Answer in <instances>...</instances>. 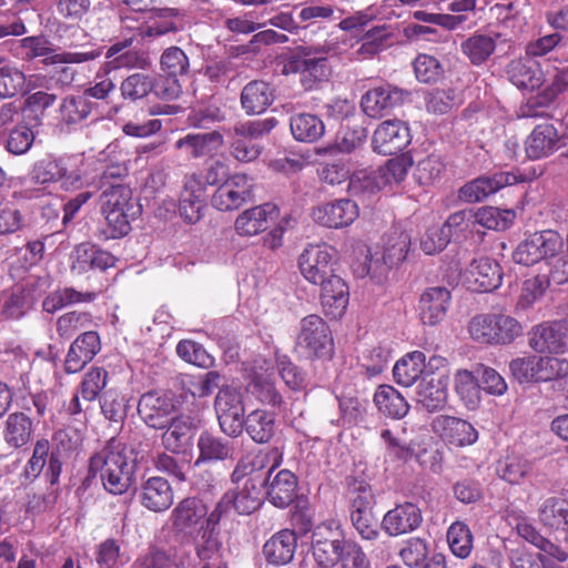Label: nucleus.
Instances as JSON below:
<instances>
[{
  "instance_id": "obj_15",
  "label": "nucleus",
  "mask_w": 568,
  "mask_h": 568,
  "mask_svg": "<svg viewBox=\"0 0 568 568\" xmlns=\"http://www.w3.org/2000/svg\"><path fill=\"white\" fill-rule=\"evenodd\" d=\"M278 214V207L273 203L253 206L237 215L234 221V231L240 236H255L266 231Z\"/></svg>"
},
{
  "instance_id": "obj_16",
  "label": "nucleus",
  "mask_w": 568,
  "mask_h": 568,
  "mask_svg": "<svg viewBox=\"0 0 568 568\" xmlns=\"http://www.w3.org/2000/svg\"><path fill=\"white\" fill-rule=\"evenodd\" d=\"M358 216L357 204L348 199H339L313 209V220L325 227L341 229L351 225Z\"/></svg>"
},
{
  "instance_id": "obj_36",
  "label": "nucleus",
  "mask_w": 568,
  "mask_h": 568,
  "mask_svg": "<svg viewBox=\"0 0 568 568\" xmlns=\"http://www.w3.org/2000/svg\"><path fill=\"white\" fill-rule=\"evenodd\" d=\"M57 183L64 191H74L84 184L83 154H63L58 156Z\"/></svg>"
},
{
  "instance_id": "obj_1",
  "label": "nucleus",
  "mask_w": 568,
  "mask_h": 568,
  "mask_svg": "<svg viewBox=\"0 0 568 568\" xmlns=\"http://www.w3.org/2000/svg\"><path fill=\"white\" fill-rule=\"evenodd\" d=\"M135 464L125 446L118 440H110L89 463V471L100 476L104 489L113 495H122L132 485Z\"/></svg>"
},
{
  "instance_id": "obj_35",
  "label": "nucleus",
  "mask_w": 568,
  "mask_h": 568,
  "mask_svg": "<svg viewBox=\"0 0 568 568\" xmlns=\"http://www.w3.org/2000/svg\"><path fill=\"white\" fill-rule=\"evenodd\" d=\"M505 71L508 80L518 89L535 90L542 83L539 65L525 58L511 60Z\"/></svg>"
},
{
  "instance_id": "obj_49",
  "label": "nucleus",
  "mask_w": 568,
  "mask_h": 568,
  "mask_svg": "<svg viewBox=\"0 0 568 568\" xmlns=\"http://www.w3.org/2000/svg\"><path fill=\"white\" fill-rule=\"evenodd\" d=\"M95 103L81 95H69L60 104V120L65 124H77L92 113Z\"/></svg>"
},
{
  "instance_id": "obj_42",
  "label": "nucleus",
  "mask_w": 568,
  "mask_h": 568,
  "mask_svg": "<svg viewBox=\"0 0 568 568\" xmlns=\"http://www.w3.org/2000/svg\"><path fill=\"white\" fill-rule=\"evenodd\" d=\"M251 439L257 444L268 443L276 430L275 413L255 409L244 418V426Z\"/></svg>"
},
{
  "instance_id": "obj_17",
  "label": "nucleus",
  "mask_w": 568,
  "mask_h": 568,
  "mask_svg": "<svg viewBox=\"0 0 568 568\" xmlns=\"http://www.w3.org/2000/svg\"><path fill=\"white\" fill-rule=\"evenodd\" d=\"M503 273L500 265L489 258L474 260L464 273L468 288L477 292H490L500 286Z\"/></svg>"
},
{
  "instance_id": "obj_57",
  "label": "nucleus",
  "mask_w": 568,
  "mask_h": 568,
  "mask_svg": "<svg viewBox=\"0 0 568 568\" xmlns=\"http://www.w3.org/2000/svg\"><path fill=\"white\" fill-rule=\"evenodd\" d=\"M58 156L54 154H45L37 160L29 171V179L36 185L48 187L57 183Z\"/></svg>"
},
{
  "instance_id": "obj_13",
  "label": "nucleus",
  "mask_w": 568,
  "mask_h": 568,
  "mask_svg": "<svg viewBox=\"0 0 568 568\" xmlns=\"http://www.w3.org/2000/svg\"><path fill=\"white\" fill-rule=\"evenodd\" d=\"M338 536L337 529H333L332 524H322L314 530L312 550L321 568L334 566L339 561L347 541L341 540Z\"/></svg>"
},
{
  "instance_id": "obj_5",
  "label": "nucleus",
  "mask_w": 568,
  "mask_h": 568,
  "mask_svg": "<svg viewBox=\"0 0 568 568\" xmlns=\"http://www.w3.org/2000/svg\"><path fill=\"white\" fill-rule=\"evenodd\" d=\"M296 346L307 357H329L333 338L324 320L315 314L305 316L300 323Z\"/></svg>"
},
{
  "instance_id": "obj_8",
  "label": "nucleus",
  "mask_w": 568,
  "mask_h": 568,
  "mask_svg": "<svg viewBox=\"0 0 568 568\" xmlns=\"http://www.w3.org/2000/svg\"><path fill=\"white\" fill-rule=\"evenodd\" d=\"M176 402L171 393L151 390L143 394L138 403V413L151 428L164 429L176 414Z\"/></svg>"
},
{
  "instance_id": "obj_10",
  "label": "nucleus",
  "mask_w": 568,
  "mask_h": 568,
  "mask_svg": "<svg viewBox=\"0 0 568 568\" xmlns=\"http://www.w3.org/2000/svg\"><path fill=\"white\" fill-rule=\"evenodd\" d=\"M523 181L524 176L516 172L499 171L481 175L463 185L458 191V197L467 203L480 202L500 189Z\"/></svg>"
},
{
  "instance_id": "obj_47",
  "label": "nucleus",
  "mask_w": 568,
  "mask_h": 568,
  "mask_svg": "<svg viewBox=\"0 0 568 568\" xmlns=\"http://www.w3.org/2000/svg\"><path fill=\"white\" fill-rule=\"evenodd\" d=\"M95 292H79L72 287L55 290L42 302V307L48 313H54L65 306L77 303H90L97 298Z\"/></svg>"
},
{
  "instance_id": "obj_34",
  "label": "nucleus",
  "mask_w": 568,
  "mask_h": 568,
  "mask_svg": "<svg viewBox=\"0 0 568 568\" xmlns=\"http://www.w3.org/2000/svg\"><path fill=\"white\" fill-rule=\"evenodd\" d=\"M262 484H264V480L248 477L241 488L225 493L237 514L250 515L261 506Z\"/></svg>"
},
{
  "instance_id": "obj_14",
  "label": "nucleus",
  "mask_w": 568,
  "mask_h": 568,
  "mask_svg": "<svg viewBox=\"0 0 568 568\" xmlns=\"http://www.w3.org/2000/svg\"><path fill=\"white\" fill-rule=\"evenodd\" d=\"M187 22L185 11L179 8H160L154 10L150 20L140 27L139 34L143 40H152L169 33L183 31Z\"/></svg>"
},
{
  "instance_id": "obj_20",
  "label": "nucleus",
  "mask_w": 568,
  "mask_h": 568,
  "mask_svg": "<svg viewBox=\"0 0 568 568\" xmlns=\"http://www.w3.org/2000/svg\"><path fill=\"white\" fill-rule=\"evenodd\" d=\"M452 293L444 286H432L426 288L418 302V314L424 325L435 326L439 324L447 314L450 306Z\"/></svg>"
},
{
  "instance_id": "obj_44",
  "label": "nucleus",
  "mask_w": 568,
  "mask_h": 568,
  "mask_svg": "<svg viewBox=\"0 0 568 568\" xmlns=\"http://www.w3.org/2000/svg\"><path fill=\"white\" fill-rule=\"evenodd\" d=\"M424 368L425 355L422 352L415 351L405 355L395 364L393 376L397 384L409 387L420 377Z\"/></svg>"
},
{
  "instance_id": "obj_60",
  "label": "nucleus",
  "mask_w": 568,
  "mask_h": 568,
  "mask_svg": "<svg viewBox=\"0 0 568 568\" xmlns=\"http://www.w3.org/2000/svg\"><path fill=\"white\" fill-rule=\"evenodd\" d=\"M455 390L468 407H475L479 403L478 376L473 372L459 369L455 374Z\"/></svg>"
},
{
  "instance_id": "obj_30",
  "label": "nucleus",
  "mask_w": 568,
  "mask_h": 568,
  "mask_svg": "<svg viewBox=\"0 0 568 568\" xmlns=\"http://www.w3.org/2000/svg\"><path fill=\"white\" fill-rule=\"evenodd\" d=\"M318 285L322 287L321 302L326 315L332 318L342 317L349 301L346 282L335 274Z\"/></svg>"
},
{
  "instance_id": "obj_53",
  "label": "nucleus",
  "mask_w": 568,
  "mask_h": 568,
  "mask_svg": "<svg viewBox=\"0 0 568 568\" xmlns=\"http://www.w3.org/2000/svg\"><path fill=\"white\" fill-rule=\"evenodd\" d=\"M95 560L100 568H114L129 561V556L122 550L120 540L109 538L98 545Z\"/></svg>"
},
{
  "instance_id": "obj_9",
  "label": "nucleus",
  "mask_w": 568,
  "mask_h": 568,
  "mask_svg": "<svg viewBox=\"0 0 568 568\" xmlns=\"http://www.w3.org/2000/svg\"><path fill=\"white\" fill-rule=\"evenodd\" d=\"M206 515L207 508L202 500L184 498L171 513L172 528L182 537L194 539L205 527Z\"/></svg>"
},
{
  "instance_id": "obj_29",
  "label": "nucleus",
  "mask_w": 568,
  "mask_h": 568,
  "mask_svg": "<svg viewBox=\"0 0 568 568\" xmlns=\"http://www.w3.org/2000/svg\"><path fill=\"white\" fill-rule=\"evenodd\" d=\"M196 447L199 456L194 462L195 467L203 463L233 459L235 454V446L232 440L214 435L207 430L200 434Z\"/></svg>"
},
{
  "instance_id": "obj_50",
  "label": "nucleus",
  "mask_w": 568,
  "mask_h": 568,
  "mask_svg": "<svg viewBox=\"0 0 568 568\" xmlns=\"http://www.w3.org/2000/svg\"><path fill=\"white\" fill-rule=\"evenodd\" d=\"M381 438L385 446L386 457L392 460L406 463L415 454L414 447L404 437V432L386 428L382 430Z\"/></svg>"
},
{
  "instance_id": "obj_56",
  "label": "nucleus",
  "mask_w": 568,
  "mask_h": 568,
  "mask_svg": "<svg viewBox=\"0 0 568 568\" xmlns=\"http://www.w3.org/2000/svg\"><path fill=\"white\" fill-rule=\"evenodd\" d=\"M447 541L452 552L458 558H467L473 549V535L467 525L455 521L447 531Z\"/></svg>"
},
{
  "instance_id": "obj_39",
  "label": "nucleus",
  "mask_w": 568,
  "mask_h": 568,
  "mask_svg": "<svg viewBox=\"0 0 568 568\" xmlns=\"http://www.w3.org/2000/svg\"><path fill=\"white\" fill-rule=\"evenodd\" d=\"M516 530L523 539L538 548L541 551L540 555H545L549 560L554 559L558 562L568 560V552L561 546L544 537L531 523L521 520L517 524Z\"/></svg>"
},
{
  "instance_id": "obj_38",
  "label": "nucleus",
  "mask_w": 568,
  "mask_h": 568,
  "mask_svg": "<svg viewBox=\"0 0 568 568\" xmlns=\"http://www.w3.org/2000/svg\"><path fill=\"white\" fill-rule=\"evenodd\" d=\"M33 422L24 412L8 415L4 422L3 440L11 448H21L32 438Z\"/></svg>"
},
{
  "instance_id": "obj_37",
  "label": "nucleus",
  "mask_w": 568,
  "mask_h": 568,
  "mask_svg": "<svg viewBox=\"0 0 568 568\" xmlns=\"http://www.w3.org/2000/svg\"><path fill=\"white\" fill-rule=\"evenodd\" d=\"M274 101V90L265 81L248 82L241 92V105L247 114L263 113Z\"/></svg>"
},
{
  "instance_id": "obj_52",
  "label": "nucleus",
  "mask_w": 568,
  "mask_h": 568,
  "mask_svg": "<svg viewBox=\"0 0 568 568\" xmlns=\"http://www.w3.org/2000/svg\"><path fill=\"white\" fill-rule=\"evenodd\" d=\"M385 187V180L378 169H365L349 178L348 191L353 195L371 194Z\"/></svg>"
},
{
  "instance_id": "obj_3",
  "label": "nucleus",
  "mask_w": 568,
  "mask_h": 568,
  "mask_svg": "<svg viewBox=\"0 0 568 568\" xmlns=\"http://www.w3.org/2000/svg\"><path fill=\"white\" fill-rule=\"evenodd\" d=\"M509 369L519 383L551 382L568 376V359L556 355H530L513 359Z\"/></svg>"
},
{
  "instance_id": "obj_25",
  "label": "nucleus",
  "mask_w": 568,
  "mask_h": 568,
  "mask_svg": "<svg viewBox=\"0 0 568 568\" xmlns=\"http://www.w3.org/2000/svg\"><path fill=\"white\" fill-rule=\"evenodd\" d=\"M423 521L420 509L413 503H404L388 510L382 527L392 537L416 530Z\"/></svg>"
},
{
  "instance_id": "obj_24",
  "label": "nucleus",
  "mask_w": 568,
  "mask_h": 568,
  "mask_svg": "<svg viewBox=\"0 0 568 568\" xmlns=\"http://www.w3.org/2000/svg\"><path fill=\"white\" fill-rule=\"evenodd\" d=\"M272 465L267 470V478L263 479L267 483L266 496L271 504L277 508L290 506L297 495V477L288 469H282L272 476Z\"/></svg>"
},
{
  "instance_id": "obj_28",
  "label": "nucleus",
  "mask_w": 568,
  "mask_h": 568,
  "mask_svg": "<svg viewBox=\"0 0 568 568\" xmlns=\"http://www.w3.org/2000/svg\"><path fill=\"white\" fill-rule=\"evenodd\" d=\"M283 460V453L278 447H272L264 450H258L255 454L243 456L236 464L231 479L233 483H239L245 477H254L257 470L265 468L268 464L272 468H277Z\"/></svg>"
},
{
  "instance_id": "obj_6",
  "label": "nucleus",
  "mask_w": 568,
  "mask_h": 568,
  "mask_svg": "<svg viewBox=\"0 0 568 568\" xmlns=\"http://www.w3.org/2000/svg\"><path fill=\"white\" fill-rule=\"evenodd\" d=\"M214 406L222 432L230 437L240 436L245 418L241 389L232 386L222 387L215 397Z\"/></svg>"
},
{
  "instance_id": "obj_23",
  "label": "nucleus",
  "mask_w": 568,
  "mask_h": 568,
  "mask_svg": "<svg viewBox=\"0 0 568 568\" xmlns=\"http://www.w3.org/2000/svg\"><path fill=\"white\" fill-rule=\"evenodd\" d=\"M433 428L444 440L456 447L473 445L478 439V432L470 423L453 416H437Z\"/></svg>"
},
{
  "instance_id": "obj_43",
  "label": "nucleus",
  "mask_w": 568,
  "mask_h": 568,
  "mask_svg": "<svg viewBox=\"0 0 568 568\" xmlns=\"http://www.w3.org/2000/svg\"><path fill=\"white\" fill-rule=\"evenodd\" d=\"M374 403L379 413L395 419L403 418L409 409L405 397L389 385H382L376 389Z\"/></svg>"
},
{
  "instance_id": "obj_21",
  "label": "nucleus",
  "mask_w": 568,
  "mask_h": 568,
  "mask_svg": "<svg viewBox=\"0 0 568 568\" xmlns=\"http://www.w3.org/2000/svg\"><path fill=\"white\" fill-rule=\"evenodd\" d=\"M407 93L389 84L367 91L361 101L364 113L371 118H382L400 105Z\"/></svg>"
},
{
  "instance_id": "obj_51",
  "label": "nucleus",
  "mask_w": 568,
  "mask_h": 568,
  "mask_svg": "<svg viewBox=\"0 0 568 568\" xmlns=\"http://www.w3.org/2000/svg\"><path fill=\"white\" fill-rule=\"evenodd\" d=\"M100 406L106 419L115 424H122L128 414L129 400L118 389L110 388L101 395Z\"/></svg>"
},
{
  "instance_id": "obj_7",
  "label": "nucleus",
  "mask_w": 568,
  "mask_h": 568,
  "mask_svg": "<svg viewBox=\"0 0 568 568\" xmlns=\"http://www.w3.org/2000/svg\"><path fill=\"white\" fill-rule=\"evenodd\" d=\"M335 250L326 244H310L298 257V267L304 278L318 285L335 275Z\"/></svg>"
},
{
  "instance_id": "obj_59",
  "label": "nucleus",
  "mask_w": 568,
  "mask_h": 568,
  "mask_svg": "<svg viewBox=\"0 0 568 568\" xmlns=\"http://www.w3.org/2000/svg\"><path fill=\"white\" fill-rule=\"evenodd\" d=\"M514 219V211L494 206L481 207L475 214V222L489 230H506Z\"/></svg>"
},
{
  "instance_id": "obj_27",
  "label": "nucleus",
  "mask_w": 568,
  "mask_h": 568,
  "mask_svg": "<svg viewBox=\"0 0 568 568\" xmlns=\"http://www.w3.org/2000/svg\"><path fill=\"white\" fill-rule=\"evenodd\" d=\"M139 500L146 509L161 513L172 506L174 500L173 489L165 478L153 476L141 485Z\"/></svg>"
},
{
  "instance_id": "obj_33",
  "label": "nucleus",
  "mask_w": 568,
  "mask_h": 568,
  "mask_svg": "<svg viewBox=\"0 0 568 568\" xmlns=\"http://www.w3.org/2000/svg\"><path fill=\"white\" fill-rule=\"evenodd\" d=\"M297 547V537L293 530L282 529L274 534L263 546L266 560L275 566L291 562Z\"/></svg>"
},
{
  "instance_id": "obj_46",
  "label": "nucleus",
  "mask_w": 568,
  "mask_h": 568,
  "mask_svg": "<svg viewBox=\"0 0 568 568\" xmlns=\"http://www.w3.org/2000/svg\"><path fill=\"white\" fill-rule=\"evenodd\" d=\"M416 397L428 412L439 410L446 405V385L439 378L423 379L417 386Z\"/></svg>"
},
{
  "instance_id": "obj_54",
  "label": "nucleus",
  "mask_w": 568,
  "mask_h": 568,
  "mask_svg": "<svg viewBox=\"0 0 568 568\" xmlns=\"http://www.w3.org/2000/svg\"><path fill=\"white\" fill-rule=\"evenodd\" d=\"M132 191L129 186L115 183L102 193V211L116 210L120 212H133Z\"/></svg>"
},
{
  "instance_id": "obj_40",
  "label": "nucleus",
  "mask_w": 568,
  "mask_h": 568,
  "mask_svg": "<svg viewBox=\"0 0 568 568\" xmlns=\"http://www.w3.org/2000/svg\"><path fill=\"white\" fill-rule=\"evenodd\" d=\"M538 520L549 531L565 530L568 526V500L558 497L544 499L538 508Z\"/></svg>"
},
{
  "instance_id": "obj_32",
  "label": "nucleus",
  "mask_w": 568,
  "mask_h": 568,
  "mask_svg": "<svg viewBox=\"0 0 568 568\" xmlns=\"http://www.w3.org/2000/svg\"><path fill=\"white\" fill-rule=\"evenodd\" d=\"M568 85V70L557 71L551 83L540 93L530 98L525 105L520 108L523 118L542 116L545 112L540 109L548 106L559 93L564 92Z\"/></svg>"
},
{
  "instance_id": "obj_19",
  "label": "nucleus",
  "mask_w": 568,
  "mask_h": 568,
  "mask_svg": "<svg viewBox=\"0 0 568 568\" xmlns=\"http://www.w3.org/2000/svg\"><path fill=\"white\" fill-rule=\"evenodd\" d=\"M100 349L101 342L99 334L94 331L83 332L71 343L68 349L64 359L65 373L75 374L82 371Z\"/></svg>"
},
{
  "instance_id": "obj_4",
  "label": "nucleus",
  "mask_w": 568,
  "mask_h": 568,
  "mask_svg": "<svg viewBox=\"0 0 568 568\" xmlns=\"http://www.w3.org/2000/svg\"><path fill=\"white\" fill-rule=\"evenodd\" d=\"M22 58L31 61L36 58H42L44 64H80L95 60L101 55V51H61L58 52L48 39L44 37H27L21 41Z\"/></svg>"
},
{
  "instance_id": "obj_26",
  "label": "nucleus",
  "mask_w": 568,
  "mask_h": 568,
  "mask_svg": "<svg viewBox=\"0 0 568 568\" xmlns=\"http://www.w3.org/2000/svg\"><path fill=\"white\" fill-rule=\"evenodd\" d=\"M195 428L196 425L193 417L179 414L165 425L161 436V444L165 450L181 454L191 444Z\"/></svg>"
},
{
  "instance_id": "obj_63",
  "label": "nucleus",
  "mask_w": 568,
  "mask_h": 568,
  "mask_svg": "<svg viewBox=\"0 0 568 568\" xmlns=\"http://www.w3.org/2000/svg\"><path fill=\"white\" fill-rule=\"evenodd\" d=\"M426 110L434 114H446L458 105L459 101L453 89H435L425 94Z\"/></svg>"
},
{
  "instance_id": "obj_55",
  "label": "nucleus",
  "mask_w": 568,
  "mask_h": 568,
  "mask_svg": "<svg viewBox=\"0 0 568 568\" xmlns=\"http://www.w3.org/2000/svg\"><path fill=\"white\" fill-rule=\"evenodd\" d=\"M409 243L410 239L405 232L390 233L384 243L382 258L393 267L399 265L406 258Z\"/></svg>"
},
{
  "instance_id": "obj_61",
  "label": "nucleus",
  "mask_w": 568,
  "mask_h": 568,
  "mask_svg": "<svg viewBox=\"0 0 568 568\" xmlns=\"http://www.w3.org/2000/svg\"><path fill=\"white\" fill-rule=\"evenodd\" d=\"M160 65L166 75L178 78L189 72L190 61L181 48L172 45L163 51Z\"/></svg>"
},
{
  "instance_id": "obj_62",
  "label": "nucleus",
  "mask_w": 568,
  "mask_h": 568,
  "mask_svg": "<svg viewBox=\"0 0 568 568\" xmlns=\"http://www.w3.org/2000/svg\"><path fill=\"white\" fill-rule=\"evenodd\" d=\"M93 325L92 316L87 312H68L57 321V332L63 338H70L78 331L88 329Z\"/></svg>"
},
{
  "instance_id": "obj_58",
  "label": "nucleus",
  "mask_w": 568,
  "mask_h": 568,
  "mask_svg": "<svg viewBox=\"0 0 568 568\" xmlns=\"http://www.w3.org/2000/svg\"><path fill=\"white\" fill-rule=\"evenodd\" d=\"M250 390L264 405L281 409L284 400L274 382L268 377L256 375L250 384Z\"/></svg>"
},
{
  "instance_id": "obj_11",
  "label": "nucleus",
  "mask_w": 568,
  "mask_h": 568,
  "mask_svg": "<svg viewBox=\"0 0 568 568\" xmlns=\"http://www.w3.org/2000/svg\"><path fill=\"white\" fill-rule=\"evenodd\" d=\"M528 345L539 354H562L568 351V326L562 322L536 325L528 333Z\"/></svg>"
},
{
  "instance_id": "obj_22",
  "label": "nucleus",
  "mask_w": 568,
  "mask_h": 568,
  "mask_svg": "<svg viewBox=\"0 0 568 568\" xmlns=\"http://www.w3.org/2000/svg\"><path fill=\"white\" fill-rule=\"evenodd\" d=\"M115 257L109 252L89 242L80 243L71 253V271L84 274L89 271H105L113 267Z\"/></svg>"
},
{
  "instance_id": "obj_45",
  "label": "nucleus",
  "mask_w": 568,
  "mask_h": 568,
  "mask_svg": "<svg viewBox=\"0 0 568 568\" xmlns=\"http://www.w3.org/2000/svg\"><path fill=\"white\" fill-rule=\"evenodd\" d=\"M291 132L295 140L312 143L323 136L325 126L323 121L311 113H300L291 118Z\"/></svg>"
},
{
  "instance_id": "obj_48",
  "label": "nucleus",
  "mask_w": 568,
  "mask_h": 568,
  "mask_svg": "<svg viewBox=\"0 0 568 568\" xmlns=\"http://www.w3.org/2000/svg\"><path fill=\"white\" fill-rule=\"evenodd\" d=\"M496 49V41L493 37L475 33L464 40L460 44L462 52L474 65L486 62Z\"/></svg>"
},
{
  "instance_id": "obj_12",
  "label": "nucleus",
  "mask_w": 568,
  "mask_h": 568,
  "mask_svg": "<svg viewBox=\"0 0 568 568\" xmlns=\"http://www.w3.org/2000/svg\"><path fill=\"white\" fill-rule=\"evenodd\" d=\"M412 136L408 125L400 120H386L374 131L372 145L375 152L392 155L403 151Z\"/></svg>"
},
{
  "instance_id": "obj_64",
  "label": "nucleus",
  "mask_w": 568,
  "mask_h": 568,
  "mask_svg": "<svg viewBox=\"0 0 568 568\" xmlns=\"http://www.w3.org/2000/svg\"><path fill=\"white\" fill-rule=\"evenodd\" d=\"M498 471L509 484H519L532 473L531 464L519 456H507L499 465Z\"/></svg>"
},
{
  "instance_id": "obj_18",
  "label": "nucleus",
  "mask_w": 568,
  "mask_h": 568,
  "mask_svg": "<svg viewBox=\"0 0 568 568\" xmlns=\"http://www.w3.org/2000/svg\"><path fill=\"white\" fill-rule=\"evenodd\" d=\"M224 138L219 131L187 133L178 139L174 148L189 160L213 158L223 146Z\"/></svg>"
},
{
  "instance_id": "obj_31",
  "label": "nucleus",
  "mask_w": 568,
  "mask_h": 568,
  "mask_svg": "<svg viewBox=\"0 0 568 568\" xmlns=\"http://www.w3.org/2000/svg\"><path fill=\"white\" fill-rule=\"evenodd\" d=\"M108 372L102 367H91L83 376L82 382L79 385L78 393L71 398L67 410L70 415H78L84 412V408L80 402L79 395L85 402L95 400L101 390L106 386Z\"/></svg>"
},
{
  "instance_id": "obj_2",
  "label": "nucleus",
  "mask_w": 568,
  "mask_h": 568,
  "mask_svg": "<svg viewBox=\"0 0 568 568\" xmlns=\"http://www.w3.org/2000/svg\"><path fill=\"white\" fill-rule=\"evenodd\" d=\"M336 43L328 41L302 45L297 48L296 55L286 68L300 74V82L305 90H313L320 83L328 80L331 67L327 57L336 54Z\"/></svg>"
},
{
  "instance_id": "obj_41",
  "label": "nucleus",
  "mask_w": 568,
  "mask_h": 568,
  "mask_svg": "<svg viewBox=\"0 0 568 568\" xmlns=\"http://www.w3.org/2000/svg\"><path fill=\"white\" fill-rule=\"evenodd\" d=\"M559 136L551 124L537 125L526 140V153L532 160L550 155L556 149Z\"/></svg>"
}]
</instances>
